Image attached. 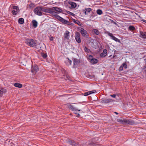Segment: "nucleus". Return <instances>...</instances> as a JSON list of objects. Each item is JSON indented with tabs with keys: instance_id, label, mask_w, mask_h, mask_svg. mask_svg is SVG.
I'll return each mask as SVG.
<instances>
[{
	"instance_id": "a878e982",
	"label": "nucleus",
	"mask_w": 146,
	"mask_h": 146,
	"mask_svg": "<svg viewBox=\"0 0 146 146\" xmlns=\"http://www.w3.org/2000/svg\"><path fill=\"white\" fill-rule=\"evenodd\" d=\"M73 21L75 23L77 24L80 26H81L82 25V24L78 20L73 19Z\"/></svg>"
},
{
	"instance_id": "864d4df0",
	"label": "nucleus",
	"mask_w": 146,
	"mask_h": 146,
	"mask_svg": "<svg viewBox=\"0 0 146 146\" xmlns=\"http://www.w3.org/2000/svg\"><path fill=\"white\" fill-rule=\"evenodd\" d=\"M142 21L143 22H145V23H146V20H144V19H143L142 20Z\"/></svg>"
},
{
	"instance_id": "5701e85b",
	"label": "nucleus",
	"mask_w": 146,
	"mask_h": 146,
	"mask_svg": "<svg viewBox=\"0 0 146 146\" xmlns=\"http://www.w3.org/2000/svg\"><path fill=\"white\" fill-rule=\"evenodd\" d=\"M32 23L33 24V27L36 28L37 27L38 22L36 20H33L32 21Z\"/></svg>"
},
{
	"instance_id": "603ef678",
	"label": "nucleus",
	"mask_w": 146,
	"mask_h": 146,
	"mask_svg": "<svg viewBox=\"0 0 146 146\" xmlns=\"http://www.w3.org/2000/svg\"><path fill=\"white\" fill-rule=\"evenodd\" d=\"M110 21H111V23H113L114 22V21H113V20H110Z\"/></svg>"
},
{
	"instance_id": "3c124183",
	"label": "nucleus",
	"mask_w": 146,
	"mask_h": 146,
	"mask_svg": "<svg viewBox=\"0 0 146 146\" xmlns=\"http://www.w3.org/2000/svg\"><path fill=\"white\" fill-rule=\"evenodd\" d=\"M75 113L77 115V117H79V116H80V114L79 113Z\"/></svg>"
},
{
	"instance_id": "2f4dec72",
	"label": "nucleus",
	"mask_w": 146,
	"mask_h": 146,
	"mask_svg": "<svg viewBox=\"0 0 146 146\" xmlns=\"http://www.w3.org/2000/svg\"><path fill=\"white\" fill-rule=\"evenodd\" d=\"M84 51L87 53H89L90 52V49L86 46H84Z\"/></svg>"
},
{
	"instance_id": "dca6fc26",
	"label": "nucleus",
	"mask_w": 146,
	"mask_h": 146,
	"mask_svg": "<svg viewBox=\"0 0 146 146\" xmlns=\"http://www.w3.org/2000/svg\"><path fill=\"white\" fill-rule=\"evenodd\" d=\"M92 9L91 8H85L82 10L83 12L85 15H87L88 13L92 11Z\"/></svg>"
},
{
	"instance_id": "bf43d9fd",
	"label": "nucleus",
	"mask_w": 146,
	"mask_h": 146,
	"mask_svg": "<svg viewBox=\"0 0 146 146\" xmlns=\"http://www.w3.org/2000/svg\"><path fill=\"white\" fill-rule=\"evenodd\" d=\"M145 65H146V60H145Z\"/></svg>"
},
{
	"instance_id": "6ab92c4d",
	"label": "nucleus",
	"mask_w": 146,
	"mask_h": 146,
	"mask_svg": "<svg viewBox=\"0 0 146 146\" xmlns=\"http://www.w3.org/2000/svg\"><path fill=\"white\" fill-rule=\"evenodd\" d=\"M139 36L141 38H146V32H140V35Z\"/></svg>"
},
{
	"instance_id": "6e6552de",
	"label": "nucleus",
	"mask_w": 146,
	"mask_h": 146,
	"mask_svg": "<svg viewBox=\"0 0 146 146\" xmlns=\"http://www.w3.org/2000/svg\"><path fill=\"white\" fill-rule=\"evenodd\" d=\"M72 60L73 62L74 65L73 66V68H75V66L78 65L80 63V60L76 58H72Z\"/></svg>"
},
{
	"instance_id": "13d9d810",
	"label": "nucleus",
	"mask_w": 146,
	"mask_h": 146,
	"mask_svg": "<svg viewBox=\"0 0 146 146\" xmlns=\"http://www.w3.org/2000/svg\"><path fill=\"white\" fill-rule=\"evenodd\" d=\"M115 3H116V4H117V5H118V2H116Z\"/></svg>"
},
{
	"instance_id": "4468645a",
	"label": "nucleus",
	"mask_w": 146,
	"mask_h": 146,
	"mask_svg": "<svg viewBox=\"0 0 146 146\" xmlns=\"http://www.w3.org/2000/svg\"><path fill=\"white\" fill-rule=\"evenodd\" d=\"M67 142L69 144L73 146H77V144L74 141L69 139L67 140Z\"/></svg>"
},
{
	"instance_id": "20e7f679",
	"label": "nucleus",
	"mask_w": 146,
	"mask_h": 146,
	"mask_svg": "<svg viewBox=\"0 0 146 146\" xmlns=\"http://www.w3.org/2000/svg\"><path fill=\"white\" fill-rule=\"evenodd\" d=\"M66 105L67 108L70 110L72 111H80V110H78V108L75 107L73 105L70 104V103H67Z\"/></svg>"
},
{
	"instance_id": "a211bd4d",
	"label": "nucleus",
	"mask_w": 146,
	"mask_h": 146,
	"mask_svg": "<svg viewBox=\"0 0 146 146\" xmlns=\"http://www.w3.org/2000/svg\"><path fill=\"white\" fill-rule=\"evenodd\" d=\"M42 11L47 13H50L51 11L52 10V8L51 9L48 8H42Z\"/></svg>"
},
{
	"instance_id": "09e8293b",
	"label": "nucleus",
	"mask_w": 146,
	"mask_h": 146,
	"mask_svg": "<svg viewBox=\"0 0 146 146\" xmlns=\"http://www.w3.org/2000/svg\"><path fill=\"white\" fill-rule=\"evenodd\" d=\"M67 25L73 26L74 24L70 22L69 21V23H68Z\"/></svg>"
},
{
	"instance_id": "aec40b11",
	"label": "nucleus",
	"mask_w": 146,
	"mask_h": 146,
	"mask_svg": "<svg viewBox=\"0 0 146 146\" xmlns=\"http://www.w3.org/2000/svg\"><path fill=\"white\" fill-rule=\"evenodd\" d=\"M7 92L6 89L3 88H0V97H1L3 95L4 93H5Z\"/></svg>"
},
{
	"instance_id": "423d86ee",
	"label": "nucleus",
	"mask_w": 146,
	"mask_h": 146,
	"mask_svg": "<svg viewBox=\"0 0 146 146\" xmlns=\"http://www.w3.org/2000/svg\"><path fill=\"white\" fill-rule=\"evenodd\" d=\"M101 100V102L104 104H106L110 103H112L113 102L115 101L114 100L109 98L102 99Z\"/></svg>"
},
{
	"instance_id": "e2e57ef3",
	"label": "nucleus",
	"mask_w": 146,
	"mask_h": 146,
	"mask_svg": "<svg viewBox=\"0 0 146 146\" xmlns=\"http://www.w3.org/2000/svg\"><path fill=\"white\" fill-rule=\"evenodd\" d=\"M116 0V1L117 0Z\"/></svg>"
},
{
	"instance_id": "ea45409f",
	"label": "nucleus",
	"mask_w": 146,
	"mask_h": 146,
	"mask_svg": "<svg viewBox=\"0 0 146 146\" xmlns=\"http://www.w3.org/2000/svg\"><path fill=\"white\" fill-rule=\"evenodd\" d=\"M29 6L31 8H32L34 7L35 5L34 3H31L29 5Z\"/></svg>"
},
{
	"instance_id": "393cba45",
	"label": "nucleus",
	"mask_w": 146,
	"mask_h": 146,
	"mask_svg": "<svg viewBox=\"0 0 146 146\" xmlns=\"http://www.w3.org/2000/svg\"><path fill=\"white\" fill-rule=\"evenodd\" d=\"M125 119H123V120L121 119H117V121L121 124H125Z\"/></svg>"
},
{
	"instance_id": "ddd939ff",
	"label": "nucleus",
	"mask_w": 146,
	"mask_h": 146,
	"mask_svg": "<svg viewBox=\"0 0 146 146\" xmlns=\"http://www.w3.org/2000/svg\"><path fill=\"white\" fill-rule=\"evenodd\" d=\"M107 50L106 49H104L103 50V52L102 53L100 54V56L101 58H104L107 55Z\"/></svg>"
},
{
	"instance_id": "c756f323",
	"label": "nucleus",
	"mask_w": 146,
	"mask_h": 146,
	"mask_svg": "<svg viewBox=\"0 0 146 146\" xmlns=\"http://www.w3.org/2000/svg\"><path fill=\"white\" fill-rule=\"evenodd\" d=\"M92 31L96 35H98L100 34L99 31L96 29H94L92 30Z\"/></svg>"
},
{
	"instance_id": "bb28decb",
	"label": "nucleus",
	"mask_w": 146,
	"mask_h": 146,
	"mask_svg": "<svg viewBox=\"0 0 146 146\" xmlns=\"http://www.w3.org/2000/svg\"><path fill=\"white\" fill-rule=\"evenodd\" d=\"M97 43L96 42L93 41L91 43V45L92 46L95 48H96L97 47Z\"/></svg>"
},
{
	"instance_id": "cd10ccee",
	"label": "nucleus",
	"mask_w": 146,
	"mask_h": 146,
	"mask_svg": "<svg viewBox=\"0 0 146 146\" xmlns=\"http://www.w3.org/2000/svg\"><path fill=\"white\" fill-rule=\"evenodd\" d=\"M14 85L15 87H18L20 88H22L23 86V85L22 84L17 83H15L14 84Z\"/></svg>"
},
{
	"instance_id": "0eeeda50",
	"label": "nucleus",
	"mask_w": 146,
	"mask_h": 146,
	"mask_svg": "<svg viewBox=\"0 0 146 146\" xmlns=\"http://www.w3.org/2000/svg\"><path fill=\"white\" fill-rule=\"evenodd\" d=\"M75 37L76 42L78 43H80L81 41L80 33L78 32H76L75 33Z\"/></svg>"
},
{
	"instance_id": "9d476101",
	"label": "nucleus",
	"mask_w": 146,
	"mask_h": 146,
	"mask_svg": "<svg viewBox=\"0 0 146 146\" xmlns=\"http://www.w3.org/2000/svg\"><path fill=\"white\" fill-rule=\"evenodd\" d=\"M125 124H128L130 125H134L137 124L136 122H135L132 119H125Z\"/></svg>"
},
{
	"instance_id": "f3484780",
	"label": "nucleus",
	"mask_w": 146,
	"mask_h": 146,
	"mask_svg": "<svg viewBox=\"0 0 146 146\" xmlns=\"http://www.w3.org/2000/svg\"><path fill=\"white\" fill-rule=\"evenodd\" d=\"M68 3L71 5L70 7H69L70 9L75 8L76 7L77 5L75 3L73 2L72 1H69Z\"/></svg>"
},
{
	"instance_id": "39448f33",
	"label": "nucleus",
	"mask_w": 146,
	"mask_h": 146,
	"mask_svg": "<svg viewBox=\"0 0 146 146\" xmlns=\"http://www.w3.org/2000/svg\"><path fill=\"white\" fill-rule=\"evenodd\" d=\"M107 33L111 37V39L114 40L116 42H118L119 43H121L120 40L113 36L111 33L109 32H107Z\"/></svg>"
},
{
	"instance_id": "a18cd8bd",
	"label": "nucleus",
	"mask_w": 146,
	"mask_h": 146,
	"mask_svg": "<svg viewBox=\"0 0 146 146\" xmlns=\"http://www.w3.org/2000/svg\"><path fill=\"white\" fill-rule=\"evenodd\" d=\"M96 92V91L95 90H94L92 91H89V93L90 94H91L93 93H94Z\"/></svg>"
},
{
	"instance_id": "58836bf2",
	"label": "nucleus",
	"mask_w": 146,
	"mask_h": 146,
	"mask_svg": "<svg viewBox=\"0 0 146 146\" xmlns=\"http://www.w3.org/2000/svg\"><path fill=\"white\" fill-rule=\"evenodd\" d=\"M122 65L126 69L127 68V65L125 63H123Z\"/></svg>"
},
{
	"instance_id": "9b49d317",
	"label": "nucleus",
	"mask_w": 146,
	"mask_h": 146,
	"mask_svg": "<svg viewBox=\"0 0 146 146\" xmlns=\"http://www.w3.org/2000/svg\"><path fill=\"white\" fill-rule=\"evenodd\" d=\"M54 10H52L50 14L58 20L60 16L57 14V13L56 12L53 11Z\"/></svg>"
},
{
	"instance_id": "052dcab7",
	"label": "nucleus",
	"mask_w": 146,
	"mask_h": 146,
	"mask_svg": "<svg viewBox=\"0 0 146 146\" xmlns=\"http://www.w3.org/2000/svg\"><path fill=\"white\" fill-rule=\"evenodd\" d=\"M144 60H146V58H145V59H144Z\"/></svg>"
},
{
	"instance_id": "1a4fd4ad",
	"label": "nucleus",
	"mask_w": 146,
	"mask_h": 146,
	"mask_svg": "<svg viewBox=\"0 0 146 146\" xmlns=\"http://www.w3.org/2000/svg\"><path fill=\"white\" fill-rule=\"evenodd\" d=\"M39 70V68L37 65H35L34 66H32L31 72L33 74L36 73V72L38 71Z\"/></svg>"
},
{
	"instance_id": "680f3d73",
	"label": "nucleus",
	"mask_w": 146,
	"mask_h": 146,
	"mask_svg": "<svg viewBox=\"0 0 146 146\" xmlns=\"http://www.w3.org/2000/svg\"><path fill=\"white\" fill-rule=\"evenodd\" d=\"M145 68H146V65L145 66Z\"/></svg>"
},
{
	"instance_id": "8fccbe9b",
	"label": "nucleus",
	"mask_w": 146,
	"mask_h": 146,
	"mask_svg": "<svg viewBox=\"0 0 146 146\" xmlns=\"http://www.w3.org/2000/svg\"><path fill=\"white\" fill-rule=\"evenodd\" d=\"M53 40V37L52 36L50 37V41H52Z\"/></svg>"
},
{
	"instance_id": "412c9836",
	"label": "nucleus",
	"mask_w": 146,
	"mask_h": 146,
	"mask_svg": "<svg viewBox=\"0 0 146 146\" xmlns=\"http://www.w3.org/2000/svg\"><path fill=\"white\" fill-rule=\"evenodd\" d=\"M66 59L67 60L65 61L66 64L68 66L71 65L72 62V61L70 60L68 58H66Z\"/></svg>"
},
{
	"instance_id": "5fc2aeb1",
	"label": "nucleus",
	"mask_w": 146,
	"mask_h": 146,
	"mask_svg": "<svg viewBox=\"0 0 146 146\" xmlns=\"http://www.w3.org/2000/svg\"><path fill=\"white\" fill-rule=\"evenodd\" d=\"M135 14H136L139 17H141L140 16H139L138 14L137 13H135Z\"/></svg>"
},
{
	"instance_id": "4be33fe9",
	"label": "nucleus",
	"mask_w": 146,
	"mask_h": 146,
	"mask_svg": "<svg viewBox=\"0 0 146 146\" xmlns=\"http://www.w3.org/2000/svg\"><path fill=\"white\" fill-rule=\"evenodd\" d=\"M69 32L68 31H66L64 34V37L66 39H68L69 38Z\"/></svg>"
},
{
	"instance_id": "a19ab883",
	"label": "nucleus",
	"mask_w": 146,
	"mask_h": 146,
	"mask_svg": "<svg viewBox=\"0 0 146 146\" xmlns=\"http://www.w3.org/2000/svg\"><path fill=\"white\" fill-rule=\"evenodd\" d=\"M66 12L68 14H70V15H72L73 16H74L75 15L73 13H72L69 11H66Z\"/></svg>"
},
{
	"instance_id": "b1692460",
	"label": "nucleus",
	"mask_w": 146,
	"mask_h": 146,
	"mask_svg": "<svg viewBox=\"0 0 146 146\" xmlns=\"http://www.w3.org/2000/svg\"><path fill=\"white\" fill-rule=\"evenodd\" d=\"M98 62V60L96 58H93L91 59V61L90 62L93 64H94L97 63Z\"/></svg>"
},
{
	"instance_id": "f03ea898",
	"label": "nucleus",
	"mask_w": 146,
	"mask_h": 146,
	"mask_svg": "<svg viewBox=\"0 0 146 146\" xmlns=\"http://www.w3.org/2000/svg\"><path fill=\"white\" fill-rule=\"evenodd\" d=\"M78 31L82 35L86 38H88L89 35L87 31L82 27L78 28Z\"/></svg>"
},
{
	"instance_id": "72a5a7b5",
	"label": "nucleus",
	"mask_w": 146,
	"mask_h": 146,
	"mask_svg": "<svg viewBox=\"0 0 146 146\" xmlns=\"http://www.w3.org/2000/svg\"><path fill=\"white\" fill-rule=\"evenodd\" d=\"M41 56L44 58H46L47 56V55L46 53L44 52L41 53Z\"/></svg>"
},
{
	"instance_id": "f704fd0d",
	"label": "nucleus",
	"mask_w": 146,
	"mask_h": 146,
	"mask_svg": "<svg viewBox=\"0 0 146 146\" xmlns=\"http://www.w3.org/2000/svg\"><path fill=\"white\" fill-rule=\"evenodd\" d=\"M97 14L99 15H101L103 13L102 11L100 9H98L96 11Z\"/></svg>"
},
{
	"instance_id": "c85d7f7f",
	"label": "nucleus",
	"mask_w": 146,
	"mask_h": 146,
	"mask_svg": "<svg viewBox=\"0 0 146 146\" xmlns=\"http://www.w3.org/2000/svg\"><path fill=\"white\" fill-rule=\"evenodd\" d=\"M19 11L13 10L11 12L12 14L15 15H16Z\"/></svg>"
},
{
	"instance_id": "e433bc0d",
	"label": "nucleus",
	"mask_w": 146,
	"mask_h": 146,
	"mask_svg": "<svg viewBox=\"0 0 146 146\" xmlns=\"http://www.w3.org/2000/svg\"><path fill=\"white\" fill-rule=\"evenodd\" d=\"M13 9L15 10L19 11L18 7L17 6H14L13 7Z\"/></svg>"
},
{
	"instance_id": "4c0bfd02",
	"label": "nucleus",
	"mask_w": 146,
	"mask_h": 146,
	"mask_svg": "<svg viewBox=\"0 0 146 146\" xmlns=\"http://www.w3.org/2000/svg\"><path fill=\"white\" fill-rule=\"evenodd\" d=\"M96 13L93 11H92L91 14L90 15V17H94L96 16Z\"/></svg>"
},
{
	"instance_id": "2eb2a0df",
	"label": "nucleus",
	"mask_w": 146,
	"mask_h": 146,
	"mask_svg": "<svg viewBox=\"0 0 146 146\" xmlns=\"http://www.w3.org/2000/svg\"><path fill=\"white\" fill-rule=\"evenodd\" d=\"M52 10L55 11L57 13H61L62 12V10L60 8L57 7H53L52 8Z\"/></svg>"
},
{
	"instance_id": "473e14b6",
	"label": "nucleus",
	"mask_w": 146,
	"mask_h": 146,
	"mask_svg": "<svg viewBox=\"0 0 146 146\" xmlns=\"http://www.w3.org/2000/svg\"><path fill=\"white\" fill-rule=\"evenodd\" d=\"M88 78L91 79H94L95 78V76L93 74H88Z\"/></svg>"
},
{
	"instance_id": "de8ad7c7",
	"label": "nucleus",
	"mask_w": 146,
	"mask_h": 146,
	"mask_svg": "<svg viewBox=\"0 0 146 146\" xmlns=\"http://www.w3.org/2000/svg\"><path fill=\"white\" fill-rule=\"evenodd\" d=\"M51 28L52 29V30L54 31H55L56 30V28L55 27H51Z\"/></svg>"
},
{
	"instance_id": "6e6d98bb",
	"label": "nucleus",
	"mask_w": 146,
	"mask_h": 146,
	"mask_svg": "<svg viewBox=\"0 0 146 146\" xmlns=\"http://www.w3.org/2000/svg\"><path fill=\"white\" fill-rule=\"evenodd\" d=\"M113 23L116 25H117V24L116 22H114Z\"/></svg>"
},
{
	"instance_id": "4d7b16f0",
	"label": "nucleus",
	"mask_w": 146,
	"mask_h": 146,
	"mask_svg": "<svg viewBox=\"0 0 146 146\" xmlns=\"http://www.w3.org/2000/svg\"><path fill=\"white\" fill-rule=\"evenodd\" d=\"M114 113H115L117 115L118 114V113H117L116 112H115Z\"/></svg>"
},
{
	"instance_id": "37998d69",
	"label": "nucleus",
	"mask_w": 146,
	"mask_h": 146,
	"mask_svg": "<svg viewBox=\"0 0 146 146\" xmlns=\"http://www.w3.org/2000/svg\"><path fill=\"white\" fill-rule=\"evenodd\" d=\"M117 95L116 94H110V96L113 98H116V96Z\"/></svg>"
},
{
	"instance_id": "f8f14e48",
	"label": "nucleus",
	"mask_w": 146,
	"mask_h": 146,
	"mask_svg": "<svg viewBox=\"0 0 146 146\" xmlns=\"http://www.w3.org/2000/svg\"><path fill=\"white\" fill-rule=\"evenodd\" d=\"M58 20L64 24L67 25L68 23H69L68 21L64 19L61 17H60Z\"/></svg>"
},
{
	"instance_id": "c03bdc74",
	"label": "nucleus",
	"mask_w": 146,
	"mask_h": 146,
	"mask_svg": "<svg viewBox=\"0 0 146 146\" xmlns=\"http://www.w3.org/2000/svg\"><path fill=\"white\" fill-rule=\"evenodd\" d=\"M90 94L89 93V92H86V93H85L84 94V95L85 96H88L89 95H90Z\"/></svg>"
},
{
	"instance_id": "f257e3e1",
	"label": "nucleus",
	"mask_w": 146,
	"mask_h": 146,
	"mask_svg": "<svg viewBox=\"0 0 146 146\" xmlns=\"http://www.w3.org/2000/svg\"><path fill=\"white\" fill-rule=\"evenodd\" d=\"M25 43L31 47H34L36 45L35 41L33 39H27L26 40Z\"/></svg>"
},
{
	"instance_id": "7c9ffc66",
	"label": "nucleus",
	"mask_w": 146,
	"mask_h": 146,
	"mask_svg": "<svg viewBox=\"0 0 146 146\" xmlns=\"http://www.w3.org/2000/svg\"><path fill=\"white\" fill-rule=\"evenodd\" d=\"M18 22L20 24H23L24 23V19L23 18H20L18 20Z\"/></svg>"
},
{
	"instance_id": "49530a36",
	"label": "nucleus",
	"mask_w": 146,
	"mask_h": 146,
	"mask_svg": "<svg viewBox=\"0 0 146 146\" xmlns=\"http://www.w3.org/2000/svg\"><path fill=\"white\" fill-rule=\"evenodd\" d=\"M92 57V56L91 55H90L89 57V60H90V61H91V59L93 58Z\"/></svg>"
},
{
	"instance_id": "79ce46f5",
	"label": "nucleus",
	"mask_w": 146,
	"mask_h": 146,
	"mask_svg": "<svg viewBox=\"0 0 146 146\" xmlns=\"http://www.w3.org/2000/svg\"><path fill=\"white\" fill-rule=\"evenodd\" d=\"M123 66H122V65H121V66H120V67H119V70H118L119 71V72H120V71L123 70Z\"/></svg>"
},
{
	"instance_id": "7ed1b4c3",
	"label": "nucleus",
	"mask_w": 146,
	"mask_h": 146,
	"mask_svg": "<svg viewBox=\"0 0 146 146\" xmlns=\"http://www.w3.org/2000/svg\"><path fill=\"white\" fill-rule=\"evenodd\" d=\"M42 8L40 7H37L35 8L33 10L35 13L38 16L42 15Z\"/></svg>"
},
{
	"instance_id": "c9c22d12",
	"label": "nucleus",
	"mask_w": 146,
	"mask_h": 146,
	"mask_svg": "<svg viewBox=\"0 0 146 146\" xmlns=\"http://www.w3.org/2000/svg\"><path fill=\"white\" fill-rule=\"evenodd\" d=\"M129 29L131 31H133L135 29V28L134 27L130 25L129 27Z\"/></svg>"
}]
</instances>
